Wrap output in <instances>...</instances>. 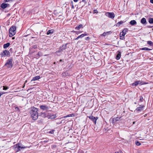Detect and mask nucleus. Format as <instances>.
Returning a JSON list of instances; mask_svg holds the SVG:
<instances>
[{
	"label": "nucleus",
	"instance_id": "nucleus-1",
	"mask_svg": "<svg viewBox=\"0 0 153 153\" xmlns=\"http://www.w3.org/2000/svg\"><path fill=\"white\" fill-rule=\"evenodd\" d=\"M38 109L33 107L30 112L31 117L33 120H36L38 118L39 114Z\"/></svg>",
	"mask_w": 153,
	"mask_h": 153
},
{
	"label": "nucleus",
	"instance_id": "nucleus-2",
	"mask_svg": "<svg viewBox=\"0 0 153 153\" xmlns=\"http://www.w3.org/2000/svg\"><path fill=\"white\" fill-rule=\"evenodd\" d=\"M13 61V58L12 57L8 59L4 64V67H6L8 69L11 68L13 66V64L12 63Z\"/></svg>",
	"mask_w": 153,
	"mask_h": 153
},
{
	"label": "nucleus",
	"instance_id": "nucleus-3",
	"mask_svg": "<svg viewBox=\"0 0 153 153\" xmlns=\"http://www.w3.org/2000/svg\"><path fill=\"white\" fill-rule=\"evenodd\" d=\"M16 27L15 26H13L10 27L9 30V36L12 37L15 35L16 33Z\"/></svg>",
	"mask_w": 153,
	"mask_h": 153
},
{
	"label": "nucleus",
	"instance_id": "nucleus-4",
	"mask_svg": "<svg viewBox=\"0 0 153 153\" xmlns=\"http://www.w3.org/2000/svg\"><path fill=\"white\" fill-rule=\"evenodd\" d=\"M139 106L137 107L135 109V111H136L137 113H139L143 109V108L145 106L144 105H139Z\"/></svg>",
	"mask_w": 153,
	"mask_h": 153
},
{
	"label": "nucleus",
	"instance_id": "nucleus-5",
	"mask_svg": "<svg viewBox=\"0 0 153 153\" xmlns=\"http://www.w3.org/2000/svg\"><path fill=\"white\" fill-rule=\"evenodd\" d=\"M105 15L106 16L112 19H114L115 16L113 13L107 12L105 14Z\"/></svg>",
	"mask_w": 153,
	"mask_h": 153
},
{
	"label": "nucleus",
	"instance_id": "nucleus-6",
	"mask_svg": "<svg viewBox=\"0 0 153 153\" xmlns=\"http://www.w3.org/2000/svg\"><path fill=\"white\" fill-rule=\"evenodd\" d=\"M40 108L43 111H46L49 109V107L46 105H41L40 106Z\"/></svg>",
	"mask_w": 153,
	"mask_h": 153
},
{
	"label": "nucleus",
	"instance_id": "nucleus-7",
	"mask_svg": "<svg viewBox=\"0 0 153 153\" xmlns=\"http://www.w3.org/2000/svg\"><path fill=\"white\" fill-rule=\"evenodd\" d=\"M89 118L91 119L94 123L95 124H96V121L97 119V117H96L93 116L92 115L90 116L89 117Z\"/></svg>",
	"mask_w": 153,
	"mask_h": 153
},
{
	"label": "nucleus",
	"instance_id": "nucleus-8",
	"mask_svg": "<svg viewBox=\"0 0 153 153\" xmlns=\"http://www.w3.org/2000/svg\"><path fill=\"white\" fill-rule=\"evenodd\" d=\"M8 6H9V4H8L3 3L1 4V7L3 9H5Z\"/></svg>",
	"mask_w": 153,
	"mask_h": 153
},
{
	"label": "nucleus",
	"instance_id": "nucleus-9",
	"mask_svg": "<svg viewBox=\"0 0 153 153\" xmlns=\"http://www.w3.org/2000/svg\"><path fill=\"white\" fill-rule=\"evenodd\" d=\"M68 44V43L65 44V45L63 44L62 46H60L59 47L61 48V49H62V50L63 51V50H64L66 48Z\"/></svg>",
	"mask_w": 153,
	"mask_h": 153
},
{
	"label": "nucleus",
	"instance_id": "nucleus-10",
	"mask_svg": "<svg viewBox=\"0 0 153 153\" xmlns=\"http://www.w3.org/2000/svg\"><path fill=\"white\" fill-rule=\"evenodd\" d=\"M141 22L143 25H146L147 23L146 19L144 18H143L141 20Z\"/></svg>",
	"mask_w": 153,
	"mask_h": 153
},
{
	"label": "nucleus",
	"instance_id": "nucleus-11",
	"mask_svg": "<svg viewBox=\"0 0 153 153\" xmlns=\"http://www.w3.org/2000/svg\"><path fill=\"white\" fill-rule=\"evenodd\" d=\"M18 148H17V150L16 151V152H18L19 151H20V149H24V148H27V146L26 147V146H21L19 145V146H18Z\"/></svg>",
	"mask_w": 153,
	"mask_h": 153
},
{
	"label": "nucleus",
	"instance_id": "nucleus-12",
	"mask_svg": "<svg viewBox=\"0 0 153 153\" xmlns=\"http://www.w3.org/2000/svg\"><path fill=\"white\" fill-rule=\"evenodd\" d=\"M118 53L117 54L116 56V59L117 60H119L120 59V58L121 56V53L120 52L118 51Z\"/></svg>",
	"mask_w": 153,
	"mask_h": 153
},
{
	"label": "nucleus",
	"instance_id": "nucleus-13",
	"mask_svg": "<svg viewBox=\"0 0 153 153\" xmlns=\"http://www.w3.org/2000/svg\"><path fill=\"white\" fill-rule=\"evenodd\" d=\"M40 78V76H36L34 77H33L31 80V82H32L33 81H35L36 80H38Z\"/></svg>",
	"mask_w": 153,
	"mask_h": 153
},
{
	"label": "nucleus",
	"instance_id": "nucleus-14",
	"mask_svg": "<svg viewBox=\"0 0 153 153\" xmlns=\"http://www.w3.org/2000/svg\"><path fill=\"white\" fill-rule=\"evenodd\" d=\"M130 24L132 25H136L137 22L134 20H131L130 22Z\"/></svg>",
	"mask_w": 153,
	"mask_h": 153
},
{
	"label": "nucleus",
	"instance_id": "nucleus-15",
	"mask_svg": "<svg viewBox=\"0 0 153 153\" xmlns=\"http://www.w3.org/2000/svg\"><path fill=\"white\" fill-rule=\"evenodd\" d=\"M5 53H6L5 56L7 57H10V54L9 51H8L7 50H5Z\"/></svg>",
	"mask_w": 153,
	"mask_h": 153
},
{
	"label": "nucleus",
	"instance_id": "nucleus-16",
	"mask_svg": "<svg viewBox=\"0 0 153 153\" xmlns=\"http://www.w3.org/2000/svg\"><path fill=\"white\" fill-rule=\"evenodd\" d=\"M39 116L44 118H45L46 117V114L45 112H41L40 113Z\"/></svg>",
	"mask_w": 153,
	"mask_h": 153
},
{
	"label": "nucleus",
	"instance_id": "nucleus-17",
	"mask_svg": "<svg viewBox=\"0 0 153 153\" xmlns=\"http://www.w3.org/2000/svg\"><path fill=\"white\" fill-rule=\"evenodd\" d=\"M10 45V43L8 42L6 44H5L3 45V48L4 49H6L8 48Z\"/></svg>",
	"mask_w": 153,
	"mask_h": 153
},
{
	"label": "nucleus",
	"instance_id": "nucleus-18",
	"mask_svg": "<svg viewBox=\"0 0 153 153\" xmlns=\"http://www.w3.org/2000/svg\"><path fill=\"white\" fill-rule=\"evenodd\" d=\"M6 53H5V50L4 51L2 52H1L0 54V55L1 57H3L4 56H5Z\"/></svg>",
	"mask_w": 153,
	"mask_h": 153
},
{
	"label": "nucleus",
	"instance_id": "nucleus-19",
	"mask_svg": "<svg viewBox=\"0 0 153 153\" xmlns=\"http://www.w3.org/2000/svg\"><path fill=\"white\" fill-rule=\"evenodd\" d=\"M54 32V30L53 29H51L48 30L47 32V34L49 35L53 33Z\"/></svg>",
	"mask_w": 153,
	"mask_h": 153
},
{
	"label": "nucleus",
	"instance_id": "nucleus-20",
	"mask_svg": "<svg viewBox=\"0 0 153 153\" xmlns=\"http://www.w3.org/2000/svg\"><path fill=\"white\" fill-rule=\"evenodd\" d=\"M140 81H136L134 82L132 84V85L133 86H136L138 85L139 82H140Z\"/></svg>",
	"mask_w": 153,
	"mask_h": 153
},
{
	"label": "nucleus",
	"instance_id": "nucleus-21",
	"mask_svg": "<svg viewBox=\"0 0 153 153\" xmlns=\"http://www.w3.org/2000/svg\"><path fill=\"white\" fill-rule=\"evenodd\" d=\"M140 50H146V51H150L152 50V49L148 48H140Z\"/></svg>",
	"mask_w": 153,
	"mask_h": 153
},
{
	"label": "nucleus",
	"instance_id": "nucleus-22",
	"mask_svg": "<svg viewBox=\"0 0 153 153\" xmlns=\"http://www.w3.org/2000/svg\"><path fill=\"white\" fill-rule=\"evenodd\" d=\"M82 27V24H80V25H79L77 26L76 27L75 29L76 30H79L80 29V28Z\"/></svg>",
	"mask_w": 153,
	"mask_h": 153
},
{
	"label": "nucleus",
	"instance_id": "nucleus-23",
	"mask_svg": "<svg viewBox=\"0 0 153 153\" xmlns=\"http://www.w3.org/2000/svg\"><path fill=\"white\" fill-rule=\"evenodd\" d=\"M111 33L112 32L111 31H108V32H105L102 34V36H105L108 33L110 34V33Z\"/></svg>",
	"mask_w": 153,
	"mask_h": 153
},
{
	"label": "nucleus",
	"instance_id": "nucleus-24",
	"mask_svg": "<svg viewBox=\"0 0 153 153\" xmlns=\"http://www.w3.org/2000/svg\"><path fill=\"white\" fill-rule=\"evenodd\" d=\"M147 44L150 46H153V42L151 41H147Z\"/></svg>",
	"mask_w": 153,
	"mask_h": 153
},
{
	"label": "nucleus",
	"instance_id": "nucleus-25",
	"mask_svg": "<svg viewBox=\"0 0 153 153\" xmlns=\"http://www.w3.org/2000/svg\"><path fill=\"white\" fill-rule=\"evenodd\" d=\"M56 117V115H52L50 117V118L51 119H53L55 118Z\"/></svg>",
	"mask_w": 153,
	"mask_h": 153
},
{
	"label": "nucleus",
	"instance_id": "nucleus-26",
	"mask_svg": "<svg viewBox=\"0 0 153 153\" xmlns=\"http://www.w3.org/2000/svg\"><path fill=\"white\" fill-rule=\"evenodd\" d=\"M124 22L123 21H121L120 22H118L117 23L116 25L117 26L118 25L119 26L120 25H121V24H122Z\"/></svg>",
	"mask_w": 153,
	"mask_h": 153
},
{
	"label": "nucleus",
	"instance_id": "nucleus-27",
	"mask_svg": "<svg viewBox=\"0 0 153 153\" xmlns=\"http://www.w3.org/2000/svg\"><path fill=\"white\" fill-rule=\"evenodd\" d=\"M61 48H59V50L55 52L56 53H62L63 51L62 50V49H61Z\"/></svg>",
	"mask_w": 153,
	"mask_h": 153
},
{
	"label": "nucleus",
	"instance_id": "nucleus-28",
	"mask_svg": "<svg viewBox=\"0 0 153 153\" xmlns=\"http://www.w3.org/2000/svg\"><path fill=\"white\" fill-rule=\"evenodd\" d=\"M149 22L150 24H153V18H149Z\"/></svg>",
	"mask_w": 153,
	"mask_h": 153
},
{
	"label": "nucleus",
	"instance_id": "nucleus-29",
	"mask_svg": "<svg viewBox=\"0 0 153 153\" xmlns=\"http://www.w3.org/2000/svg\"><path fill=\"white\" fill-rule=\"evenodd\" d=\"M87 34L84 33V34H82L80 35V36H78L79 37V38H82V37H84V36H87Z\"/></svg>",
	"mask_w": 153,
	"mask_h": 153
},
{
	"label": "nucleus",
	"instance_id": "nucleus-30",
	"mask_svg": "<svg viewBox=\"0 0 153 153\" xmlns=\"http://www.w3.org/2000/svg\"><path fill=\"white\" fill-rule=\"evenodd\" d=\"M135 144L137 146H139L140 145V143L138 141H135Z\"/></svg>",
	"mask_w": 153,
	"mask_h": 153
},
{
	"label": "nucleus",
	"instance_id": "nucleus-31",
	"mask_svg": "<svg viewBox=\"0 0 153 153\" xmlns=\"http://www.w3.org/2000/svg\"><path fill=\"white\" fill-rule=\"evenodd\" d=\"M9 88L6 86H3V90H6L8 89Z\"/></svg>",
	"mask_w": 153,
	"mask_h": 153
},
{
	"label": "nucleus",
	"instance_id": "nucleus-32",
	"mask_svg": "<svg viewBox=\"0 0 153 153\" xmlns=\"http://www.w3.org/2000/svg\"><path fill=\"white\" fill-rule=\"evenodd\" d=\"M143 98L142 96H140V102H142L143 101Z\"/></svg>",
	"mask_w": 153,
	"mask_h": 153
},
{
	"label": "nucleus",
	"instance_id": "nucleus-33",
	"mask_svg": "<svg viewBox=\"0 0 153 153\" xmlns=\"http://www.w3.org/2000/svg\"><path fill=\"white\" fill-rule=\"evenodd\" d=\"M74 115L73 114H68V117H74Z\"/></svg>",
	"mask_w": 153,
	"mask_h": 153
},
{
	"label": "nucleus",
	"instance_id": "nucleus-34",
	"mask_svg": "<svg viewBox=\"0 0 153 153\" xmlns=\"http://www.w3.org/2000/svg\"><path fill=\"white\" fill-rule=\"evenodd\" d=\"M120 117H116V118H115V121H118L120 119Z\"/></svg>",
	"mask_w": 153,
	"mask_h": 153
},
{
	"label": "nucleus",
	"instance_id": "nucleus-35",
	"mask_svg": "<svg viewBox=\"0 0 153 153\" xmlns=\"http://www.w3.org/2000/svg\"><path fill=\"white\" fill-rule=\"evenodd\" d=\"M123 32L126 33V32L128 31V29L127 28H125L123 30Z\"/></svg>",
	"mask_w": 153,
	"mask_h": 153
},
{
	"label": "nucleus",
	"instance_id": "nucleus-36",
	"mask_svg": "<svg viewBox=\"0 0 153 153\" xmlns=\"http://www.w3.org/2000/svg\"><path fill=\"white\" fill-rule=\"evenodd\" d=\"M54 131H55L54 130H51L49 132V133L50 134H53L54 133Z\"/></svg>",
	"mask_w": 153,
	"mask_h": 153
},
{
	"label": "nucleus",
	"instance_id": "nucleus-37",
	"mask_svg": "<svg viewBox=\"0 0 153 153\" xmlns=\"http://www.w3.org/2000/svg\"><path fill=\"white\" fill-rule=\"evenodd\" d=\"M37 55L39 56H42V53L41 52L39 51L38 54Z\"/></svg>",
	"mask_w": 153,
	"mask_h": 153
},
{
	"label": "nucleus",
	"instance_id": "nucleus-38",
	"mask_svg": "<svg viewBox=\"0 0 153 153\" xmlns=\"http://www.w3.org/2000/svg\"><path fill=\"white\" fill-rule=\"evenodd\" d=\"M122 36H123V38H124V36L126 34V33L123 32V31H122Z\"/></svg>",
	"mask_w": 153,
	"mask_h": 153
},
{
	"label": "nucleus",
	"instance_id": "nucleus-39",
	"mask_svg": "<svg viewBox=\"0 0 153 153\" xmlns=\"http://www.w3.org/2000/svg\"><path fill=\"white\" fill-rule=\"evenodd\" d=\"M32 48L34 49H36L38 48L37 45H33L32 46Z\"/></svg>",
	"mask_w": 153,
	"mask_h": 153
},
{
	"label": "nucleus",
	"instance_id": "nucleus-40",
	"mask_svg": "<svg viewBox=\"0 0 153 153\" xmlns=\"http://www.w3.org/2000/svg\"><path fill=\"white\" fill-rule=\"evenodd\" d=\"M19 144H20L19 143L18 144H17L16 145H15L14 146V147H15V148H17V149L18 148V147L17 146H19Z\"/></svg>",
	"mask_w": 153,
	"mask_h": 153
},
{
	"label": "nucleus",
	"instance_id": "nucleus-41",
	"mask_svg": "<svg viewBox=\"0 0 153 153\" xmlns=\"http://www.w3.org/2000/svg\"><path fill=\"white\" fill-rule=\"evenodd\" d=\"M98 13V12L97 11V10H94L93 13Z\"/></svg>",
	"mask_w": 153,
	"mask_h": 153
},
{
	"label": "nucleus",
	"instance_id": "nucleus-42",
	"mask_svg": "<svg viewBox=\"0 0 153 153\" xmlns=\"http://www.w3.org/2000/svg\"><path fill=\"white\" fill-rule=\"evenodd\" d=\"M10 1H13V0H4V1L5 2H8Z\"/></svg>",
	"mask_w": 153,
	"mask_h": 153
},
{
	"label": "nucleus",
	"instance_id": "nucleus-43",
	"mask_svg": "<svg viewBox=\"0 0 153 153\" xmlns=\"http://www.w3.org/2000/svg\"><path fill=\"white\" fill-rule=\"evenodd\" d=\"M115 118H113V122H116V121H115Z\"/></svg>",
	"mask_w": 153,
	"mask_h": 153
},
{
	"label": "nucleus",
	"instance_id": "nucleus-44",
	"mask_svg": "<svg viewBox=\"0 0 153 153\" xmlns=\"http://www.w3.org/2000/svg\"><path fill=\"white\" fill-rule=\"evenodd\" d=\"M90 39V38L89 37H87L85 38V40H88Z\"/></svg>",
	"mask_w": 153,
	"mask_h": 153
},
{
	"label": "nucleus",
	"instance_id": "nucleus-45",
	"mask_svg": "<svg viewBox=\"0 0 153 153\" xmlns=\"http://www.w3.org/2000/svg\"><path fill=\"white\" fill-rule=\"evenodd\" d=\"M67 117H68V115L64 116L63 118H67Z\"/></svg>",
	"mask_w": 153,
	"mask_h": 153
},
{
	"label": "nucleus",
	"instance_id": "nucleus-46",
	"mask_svg": "<svg viewBox=\"0 0 153 153\" xmlns=\"http://www.w3.org/2000/svg\"><path fill=\"white\" fill-rule=\"evenodd\" d=\"M79 36H78L75 39V40H77L79 39Z\"/></svg>",
	"mask_w": 153,
	"mask_h": 153
},
{
	"label": "nucleus",
	"instance_id": "nucleus-47",
	"mask_svg": "<svg viewBox=\"0 0 153 153\" xmlns=\"http://www.w3.org/2000/svg\"><path fill=\"white\" fill-rule=\"evenodd\" d=\"M78 0H73L75 2H77Z\"/></svg>",
	"mask_w": 153,
	"mask_h": 153
},
{
	"label": "nucleus",
	"instance_id": "nucleus-48",
	"mask_svg": "<svg viewBox=\"0 0 153 153\" xmlns=\"http://www.w3.org/2000/svg\"><path fill=\"white\" fill-rule=\"evenodd\" d=\"M150 2L151 3L153 4V0H150Z\"/></svg>",
	"mask_w": 153,
	"mask_h": 153
},
{
	"label": "nucleus",
	"instance_id": "nucleus-49",
	"mask_svg": "<svg viewBox=\"0 0 153 153\" xmlns=\"http://www.w3.org/2000/svg\"><path fill=\"white\" fill-rule=\"evenodd\" d=\"M4 93H4V92H1V95H2L3 94H4Z\"/></svg>",
	"mask_w": 153,
	"mask_h": 153
},
{
	"label": "nucleus",
	"instance_id": "nucleus-50",
	"mask_svg": "<svg viewBox=\"0 0 153 153\" xmlns=\"http://www.w3.org/2000/svg\"><path fill=\"white\" fill-rule=\"evenodd\" d=\"M145 83H143V84H141V82H139V84H141V85H143V84H145Z\"/></svg>",
	"mask_w": 153,
	"mask_h": 153
},
{
	"label": "nucleus",
	"instance_id": "nucleus-51",
	"mask_svg": "<svg viewBox=\"0 0 153 153\" xmlns=\"http://www.w3.org/2000/svg\"><path fill=\"white\" fill-rule=\"evenodd\" d=\"M82 2H86V1L85 0H82Z\"/></svg>",
	"mask_w": 153,
	"mask_h": 153
},
{
	"label": "nucleus",
	"instance_id": "nucleus-52",
	"mask_svg": "<svg viewBox=\"0 0 153 153\" xmlns=\"http://www.w3.org/2000/svg\"><path fill=\"white\" fill-rule=\"evenodd\" d=\"M27 82V80H26V81H25V82L24 83V84H25V83H26Z\"/></svg>",
	"mask_w": 153,
	"mask_h": 153
},
{
	"label": "nucleus",
	"instance_id": "nucleus-53",
	"mask_svg": "<svg viewBox=\"0 0 153 153\" xmlns=\"http://www.w3.org/2000/svg\"><path fill=\"white\" fill-rule=\"evenodd\" d=\"M72 8H74V6H73V4H72Z\"/></svg>",
	"mask_w": 153,
	"mask_h": 153
},
{
	"label": "nucleus",
	"instance_id": "nucleus-54",
	"mask_svg": "<svg viewBox=\"0 0 153 153\" xmlns=\"http://www.w3.org/2000/svg\"><path fill=\"white\" fill-rule=\"evenodd\" d=\"M25 84H24L23 86V88H24V87H25Z\"/></svg>",
	"mask_w": 153,
	"mask_h": 153
},
{
	"label": "nucleus",
	"instance_id": "nucleus-55",
	"mask_svg": "<svg viewBox=\"0 0 153 153\" xmlns=\"http://www.w3.org/2000/svg\"><path fill=\"white\" fill-rule=\"evenodd\" d=\"M1 92H0V98H1Z\"/></svg>",
	"mask_w": 153,
	"mask_h": 153
},
{
	"label": "nucleus",
	"instance_id": "nucleus-56",
	"mask_svg": "<svg viewBox=\"0 0 153 153\" xmlns=\"http://www.w3.org/2000/svg\"><path fill=\"white\" fill-rule=\"evenodd\" d=\"M152 26H150L149 27H149V28H151L152 27Z\"/></svg>",
	"mask_w": 153,
	"mask_h": 153
},
{
	"label": "nucleus",
	"instance_id": "nucleus-57",
	"mask_svg": "<svg viewBox=\"0 0 153 153\" xmlns=\"http://www.w3.org/2000/svg\"><path fill=\"white\" fill-rule=\"evenodd\" d=\"M12 50V48H11L10 49V51H11Z\"/></svg>",
	"mask_w": 153,
	"mask_h": 153
},
{
	"label": "nucleus",
	"instance_id": "nucleus-58",
	"mask_svg": "<svg viewBox=\"0 0 153 153\" xmlns=\"http://www.w3.org/2000/svg\"><path fill=\"white\" fill-rule=\"evenodd\" d=\"M44 142H48L47 141H45V140L44 141Z\"/></svg>",
	"mask_w": 153,
	"mask_h": 153
},
{
	"label": "nucleus",
	"instance_id": "nucleus-59",
	"mask_svg": "<svg viewBox=\"0 0 153 153\" xmlns=\"http://www.w3.org/2000/svg\"><path fill=\"white\" fill-rule=\"evenodd\" d=\"M135 122H133V124H135Z\"/></svg>",
	"mask_w": 153,
	"mask_h": 153
},
{
	"label": "nucleus",
	"instance_id": "nucleus-60",
	"mask_svg": "<svg viewBox=\"0 0 153 153\" xmlns=\"http://www.w3.org/2000/svg\"><path fill=\"white\" fill-rule=\"evenodd\" d=\"M115 153H119L118 152H115Z\"/></svg>",
	"mask_w": 153,
	"mask_h": 153
},
{
	"label": "nucleus",
	"instance_id": "nucleus-61",
	"mask_svg": "<svg viewBox=\"0 0 153 153\" xmlns=\"http://www.w3.org/2000/svg\"><path fill=\"white\" fill-rule=\"evenodd\" d=\"M134 103L135 104H137V102H135Z\"/></svg>",
	"mask_w": 153,
	"mask_h": 153
},
{
	"label": "nucleus",
	"instance_id": "nucleus-62",
	"mask_svg": "<svg viewBox=\"0 0 153 153\" xmlns=\"http://www.w3.org/2000/svg\"><path fill=\"white\" fill-rule=\"evenodd\" d=\"M62 61V59H60V62H61Z\"/></svg>",
	"mask_w": 153,
	"mask_h": 153
},
{
	"label": "nucleus",
	"instance_id": "nucleus-63",
	"mask_svg": "<svg viewBox=\"0 0 153 153\" xmlns=\"http://www.w3.org/2000/svg\"><path fill=\"white\" fill-rule=\"evenodd\" d=\"M12 39H14V38H13H13H12Z\"/></svg>",
	"mask_w": 153,
	"mask_h": 153
}]
</instances>
